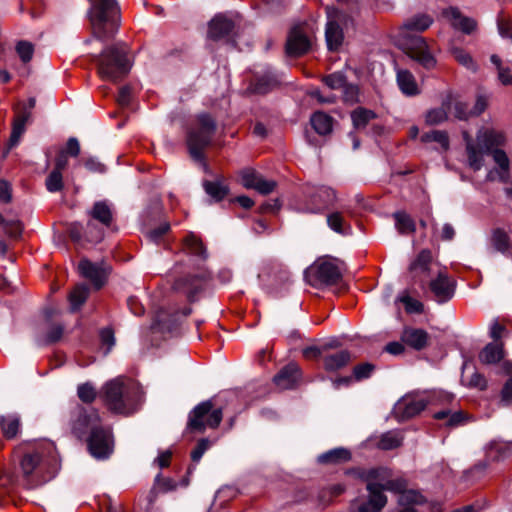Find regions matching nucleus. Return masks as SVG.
<instances>
[{
	"label": "nucleus",
	"mask_w": 512,
	"mask_h": 512,
	"mask_svg": "<svg viewBox=\"0 0 512 512\" xmlns=\"http://www.w3.org/2000/svg\"><path fill=\"white\" fill-rule=\"evenodd\" d=\"M360 479H371L373 482H379L382 493L390 491L398 493L399 496L404 492H408V483L403 477L392 478V473L388 468L378 467L372 469H361L355 472Z\"/></svg>",
	"instance_id": "nucleus-10"
},
{
	"label": "nucleus",
	"mask_w": 512,
	"mask_h": 512,
	"mask_svg": "<svg viewBox=\"0 0 512 512\" xmlns=\"http://www.w3.org/2000/svg\"><path fill=\"white\" fill-rule=\"evenodd\" d=\"M4 227V232L6 235H8L11 238H18L21 236L23 231V225L22 222L18 219L13 220H5L4 223H2Z\"/></svg>",
	"instance_id": "nucleus-54"
},
{
	"label": "nucleus",
	"mask_w": 512,
	"mask_h": 512,
	"mask_svg": "<svg viewBox=\"0 0 512 512\" xmlns=\"http://www.w3.org/2000/svg\"><path fill=\"white\" fill-rule=\"evenodd\" d=\"M395 225L399 233H414L416 230L413 219L405 212L398 211L394 213Z\"/></svg>",
	"instance_id": "nucleus-47"
},
{
	"label": "nucleus",
	"mask_w": 512,
	"mask_h": 512,
	"mask_svg": "<svg viewBox=\"0 0 512 512\" xmlns=\"http://www.w3.org/2000/svg\"><path fill=\"white\" fill-rule=\"evenodd\" d=\"M62 171L52 170L48 173L45 179V188L50 193H57L64 189V177Z\"/></svg>",
	"instance_id": "nucleus-44"
},
{
	"label": "nucleus",
	"mask_w": 512,
	"mask_h": 512,
	"mask_svg": "<svg viewBox=\"0 0 512 512\" xmlns=\"http://www.w3.org/2000/svg\"><path fill=\"white\" fill-rule=\"evenodd\" d=\"M428 287L436 302L443 304L452 299L455 284L447 273L438 272L436 277L428 281Z\"/></svg>",
	"instance_id": "nucleus-16"
},
{
	"label": "nucleus",
	"mask_w": 512,
	"mask_h": 512,
	"mask_svg": "<svg viewBox=\"0 0 512 512\" xmlns=\"http://www.w3.org/2000/svg\"><path fill=\"white\" fill-rule=\"evenodd\" d=\"M89 1V19L94 36L101 41L111 39L120 26V8L117 0Z\"/></svg>",
	"instance_id": "nucleus-6"
},
{
	"label": "nucleus",
	"mask_w": 512,
	"mask_h": 512,
	"mask_svg": "<svg viewBox=\"0 0 512 512\" xmlns=\"http://www.w3.org/2000/svg\"><path fill=\"white\" fill-rule=\"evenodd\" d=\"M341 93L346 103L353 104L359 101V88L356 85L345 83Z\"/></svg>",
	"instance_id": "nucleus-59"
},
{
	"label": "nucleus",
	"mask_w": 512,
	"mask_h": 512,
	"mask_svg": "<svg viewBox=\"0 0 512 512\" xmlns=\"http://www.w3.org/2000/svg\"><path fill=\"white\" fill-rule=\"evenodd\" d=\"M16 52L19 55L20 59L24 63H27L33 57L34 46L31 42L22 40L16 44Z\"/></svg>",
	"instance_id": "nucleus-55"
},
{
	"label": "nucleus",
	"mask_w": 512,
	"mask_h": 512,
	"mask_svg": "<svg viewBox=\"0 0 512 512\" xmlns=\"http://www.w3.org/2000/svg\"><path fill=\"white\" fill-rule=\"evenodd\" d=\"M300 377L301 371L299 366L295 363H290L274 376V382L280 389H291L299 382Z\"/></svg>",
	"instance_id": "nucleus-23"
},
{
	"label": "nucleus",
	"mask_w": 512,
	"mask_h": 512,
	"mask_svg": "<svg viewBox=\"0 0 512 512\" xmlns=\"http://www.w3.org/2000/svg\"><path fill=\"white\" fill-rule=\"evenodd\" d=\"M310 123L319 135H327L332 131L333 119L323 112H315L310 119Z\"/></svg>",
	"instance_id": "nucleus-34"
},
{
	"label": "nucleus",
	"mask_w": 512,
	"mask_h": 512,
	"mask_svg": "<svg viewBox=\"0 0 512 512\" xmlns=\"http://www.w3.org/2000/svg\"><path fill=\"white\" fill-rule=\"evenodd\" d=\"M311 41L302 27H294L287 38L286 52L289 56L298 57L308 52Z\"/></svg>",
	"instance_id": "nucleus-18"
},
{
	"label": "nucleus",
	"mask_w": 512,
	"mask_h": 512,
	"mask_svg": "<svg viewBox=\"0 0 512 512\" xmlns=\"http://www.w3.org/2000/svg\"><path fill=\"white\" fill-rule=\"evenodd\" d=\"M453 93L448 92L441 101L440 107L430 108L424 115L425 123L429 126L439 125L448 120L451 111Z\"/></svg>",
	"instance_id": "nucleus-19"
},
{
	"label": "nucleus",
	"mask_w": 512,
	"mask_h": 512,
	"mask_svg": "<svg viewBox=\"0 0 512 512\" xmlns=\"http://www.w3.org/2000/svg\"><path fill=\"white\" fill-rule=\"evenodd\" d=\"M451 110H453L454 116L458 120H467L470 117L471 111L468 104L461 101L455 94H453Z\"/></svg>",
	"instance_id": "nucleus-50"
},
{
	"label": "nucleus",
	"mask_w": 512,
	"mask_h": 512,
	"mask_svg": "<svg viewBox=\"0 0 512 512\" xmlns=\"http://www.w3.org/2000/svg\"><path fill=\"white\" fill-rule=\"evenodd\" d=\"M442 15L447 19L453 28L462 31L463 33H472L477 26L474 19L465 17L456 7H449L442 11Z\"/></svg>",
	"instance_id": "nucleus-20"
},
{
	"label": "nucleus",
	"mask_w": 512,
	"mask_h": 512,
	"mask_svg": "<svg viewBox=\"0 0 512 512\" xmlns=\"http://www.w3.org/2000/svg\"><path fill=\"white\" fill-rule=\"evenodd\" d=\"M376 117V114L369 109L359 107L355 109L352 114V122L356 129H363L367 124Z\"/></svg>",
	"instance_id": "nucleus-46"
},
{
	"label": "nucleus",
	"mask_w": 512,
	"mask_h": 512,
	"mask_svg": "<svg viewBox=\"0 0 512 512\" xmlns=\"http://www.w3.org/2000/svg\"><path fill=\"white\" fill-rule=\"evenodd\" d=\"M429 340V334L420 328L405 327L401 334V342L419 351L424 349Z\"/></svg>",
	"instance_id": "nucleus-24"
},
{
	"label": "nucleus",
	"mask_w": 512,
	"mask_h": 512,
	"mask_svg": "<svg viewBox=\"0 0 512 512\" xmlns=\"http://www.w3.org/2000/svg\"><path fill=\"white\" fill-rule=\"evenodd\" d=\"M402 442L403 436L399 431H388L380 436L377 447L382 450H392L401 446Z\"/></svg>",
	"instance_id": "nucleus-38"
},
{
	"label": "nucleus",
	"mask_w": 512,
	"mask_h": 512,
	"mask_svg": "<svg viewBox=\"0 0 512 512\" xmlns=\"http://www.w3.org/2000/svg\"><path fill=\"white\" fill-rule=\"evenodd\" d=\"M465 143L467 166L473 171H479L484 167L485 156L491 155L496 169L487 174V180H498L507 183L510 179V160L502 149L506 145L505 132L494 128L480 129L473 138L467 131L462 133Z\"/></svg>",
	"instance_id": "nucleus-1"
},
{
	"label": "nucleus",
	"mask_w": 512,
	"mask_h": 512,
	"mask_svg": "<svg viewBox=\"0 0 512 512\" xmlns=\"http://www.w3.org/2000/svg\"><path fill=\"white\" fill-rule=\"evenodd\" d=\"M324 83L331 90H339L345 86L346 78L342 73H333L324 78Z\"/></svg>",
	"instance_id": "nucleus-58"
},
{
	"label": "nucleus",
	"mask_w": 512,
	"mask_h": 512,
	"mask_svg": "<svg viewBox=\"0 0 512 512\" xmlns=\"http://www.w3.org/2000/svg\"><path fill=\"white\" fill-rule=\"evenodd\" d=\"M351 459V453L345 448H335L329 450L318 457V462L322 464H340Z\"/></svg>",
	"instance_id": "nucleus-33"
},
{
	"label": "nucleus",
	"mask_w": 512,
	"mask_h": 512,
	"mask_svg": "<svg viewBox=\"0 0 512 512\" xmlns=\"http://www.w3.org/2000/svg\"><path fill=\"white\" fill-rule=\"evenodd\" d=\"M351 358V353L348 350L326 353L322 356L324 368L328 372L342 369L351 361Z\"/></svg>",
	"instance_id": "nucleus-28"
},
{
	"label": "nucleus",
	"mask_w": 512,
	"mask_h": 512,
	"mask_svg": "<svg viewBox=\"0 0 512 512\" xmlns=\"http://www.w3.org/2000/svg\"><path fill=\"white\" fill-rule=\"evenodd\" d=\"M501 369L504 374L509 376L501 390V403L503 406H509L512 403V363L509 361L503 362Z\"/></svg>",
	"instance_id": "nucleus-36"
},
{
	"label": "nucleus",
	"mask_w": 512,
	"mask_h": 512,
	"mask_svg": "<svg viewBox=\"0 0 512 512\" xmlns=\"http://www.w3.org/2000/svg\"><path fill=\"white\" fill-rule=\"evenodd\" d=\"M103 400L109 411L115 414L130 415L140 405L138 385L129 378L117 377L102 387Z\"/></svg>",
	"instance_id": "nucleus-5"
},
{
	"label": "nucleus",
	"mask_w": 512,
	"mask_h": 512,
	"mask_svg": "<svg viewBox=\"0 0 512 512\" xmlns=\"http://www.w3.org/2000/svg\"><path fill=\"white\" fill-rule=\"evenodd\" d=\"M327 224L330 229L341 235L351 233V226L345 221L341 212H332L327 215Z\"/></svg>",
	"instance_id": "nucleus-37"
},
{
	"label": "nucleus",
	"mask_w": 512,
	"mask_h": 512,
	"mask_svg": "<svg viewBox=\"0 0 512 512\" xmlns=\"http://www.w3.org/2000/svg\"><path fill=\"white\" fill-rule=\"evenodd\" d=\"M428 404V397L424 394L406 395L395 406V414L400 420L412 418L423 411Z\"/></svg>",
	"instance_id": "nucleus-15"
},
{
	"label": "nucleus",
	"mask_w": 512,
	"mask_h": 512,
	"mask_svg": "<svg viewBox=\"0 0 512 512\" xmlns=\"http://www.w3.org/2000/svg\"><path fill=\"white\" fill-rule=\"evenodd\" d=\"M366 482L368 497L366 500L356 499L352 502V512H381L387 504V496L382 493L379 482H373L371 479H361Z\"/></svg>",
	"instance_id": "nucleus-12"
},
{
	"label": "nucleus",
	"mask_w": 512,
	"mask_h": 512,
	"mask_svg": "<svg viewBox=\"0 0 512 512\" xmlns=\"http://www.w3.org/2000/svg\"><path fill=\"white\" fill-rule=\"evenodd\" d=\"M398 300L404 304L407 313H422L424 310L423 304L408 294L399 296Z\"/></svg>",
	"instance_id": "nucleus-53"
},
{
	"label": "nucleus",
	"mask_w": 512,
	"mask_h": 512,
	"mask_svg": "<svg viewBox=\"0 0 512 512\" xmlns=\"http://www.w3.org/2000/svg\"><path fill=\"white\" fill-rule=\"evenodd\" d=\"M26 125L22 123V121H13L12 133L10 136L11 146H15L18 144L22 134L25 132Z\"/></svg>",
	"instance_id": "nucleus-64"
},
{
	"label": "nucleus",
	"mask_w": 512,
	"mask_h": 512,
	"mask_svg": "<svg viewBox=\"0 0 512 512\" xmlns=\"http://www.w3.org/2000/svg\"><path fill=\"white\" fill-rule=\"evenodd\" d=\"M203 186L206 193L216 201L222 200L228 194V187L221 181H205Z\"/></svg>",
	"instance_id": "nucleus-49"
},
{
	"label": "nucleus",
	"mask_w": 512,
	"mask_h": 512,
	"mask_svg": "<svg viewBox=\"0 0 512 512\" xmlns=\"http://www.w3.org/2000/svg\"><path fill=\"white\" fill-rule=\"evenodd\" d=\"M442 15L447 19L453 28L462 31L463 33H472L477 26L474 19L465 17L456 7H449L442 11Z\"/></svg>",
	"instance_id": "nucleus-21"
},
{
	"label": "nucleus",
	"mask_w": 512,
	"mask_h": 512,
	"mask_svg": "<svg viewBox=\"0 0 512 512\" xmlns=\"http://www.w3.org/2000/svg\"><path fill=\"white\" fill-rule=\"evenodd\" d=\"M81 275L92 282L96 289H100L107 278L108 266L104 263H93L88 259L79 262Z\"/></svg>",
	"instance_id": "nucleus-17"
},
{
	"label": "nucleus",
	"mask_w": 512,
	"mask_h": 512,
	"mask_svg": "<svg viewBox=\"0 0 512 512\" xmlns=\"http://www.w3.org/2000/svg\"><path fill=\"white\" fill-rule=\"evenodd\" d=\"M77 395L82 402L89 404L96 399L97 392L95 387L87 382L78 386Z\"/></svg>",
	"instance_id": "nucleus-51"
},
{
	"label": "nucleus",
	"mask_w": 512,
	"mask_h": 512,
	"mask_svg": "<svg viewBox=\"0 0 512 512\" xmlns=\"http://www.w3.org/2000/svg\"><path fill=\"white\" fill-rule=\"evenodd\" d=\"M71 430L77 438L86 439L93 457L105 459L112 453V431L102 424L98 410L77 405L72 414Z\"/></svg>",
	"instance_id": "nucleus-3"
},
{
	"label": "nucleus",
	"mask_w": 512,
	"mask_h": 512,
	"mask_svg": "<svg viewBox=\"0 0 512 512\" xmlns=\"http://www.w3.org/2000/svg\"><path fill=\"white\" fill-rule=\"evenodd\" d=\"M0 426L4 436L10 439L17 435L20 427V420L16 415L3 416L0 419Z\"/></svg>",
	"instance_id": "nucleus-45"
},
{
	"label": "nucleus",
	"mask_w": 512,
	"mask_h": 512,
	"mask_svg": "<svg viewBox=\"0 0 512 512\" xmlns=\"http://www.w3.org/2000/svg\"><path fill=\"white\" fill-rule=\"evenodd\" d=\"M512 455V441L495 439L486 446V457L489 461L499 462Z\"/></svg>",
	"instance_id": "nucleus-25"
},
{
	"label": "nucleus",
	"mask_w": 512,
	"mask_h": 512,
	"mask_svg": "<svg viewBox=\"0 0 512 512\" xmlns=\"http://www.w3.org/2000/svg\"><path fill=\"white\" fill-rule=\"evenodd\" d=\"M131 66L128 46L122 42L105 48L98 58V74L108 81L122 79L129 73Z\"/></svg>",
	"instance_id": "nucleus-7"
},
{
	"label": "nucleus",
	"mask_w": 512,
	"mask_h": 512,
	"mask_svg": "<svg viewBox=\"0 0 512 512\" xmlns=\"http://www.w3.org/2000/svg\"><path fill=\"white\" fill-rule=\"evenodd\" d=\"M20 469L29 488L51 480L59 469V463L52 442L42 441L20 445Z\"/></svg>",
	"instance_id": "nucleus-2"
},
{
	"label": "nucleus",
	"mask_w": 512,
	"mask_h": 512,
	"mask_svg": "<svg viewBox=\"0 0 512 512\" xmlns=\"http://www.w3.org/2000/svg\"><path fill=\"white\" fill-rule=\"evenodd\" d=\"M89 288L85 284L77 285L69 295V301L73 311L79 309L86 301Z\"/></svg>",
	"instance_id": "nucleus-48"
},
{
	"label": "nucleus",
	"mask_w": 512,
	"mask_h": 512,
	"mask_svg": "<svg viewBox=\"0 0 512 512\" xmlns=\"http://www.w3.org/2000/svg\"><path fill=\"white\" fill-rule=\"evenodd\" d=\"M434 22V18L428 13H416L405 19L399 27V45L403 52L427 70H432L437 65L435 56L424 37L410 35L426 31Z\"/></svg>",
	"instance_id": "nucleus-4"
},
{
	"label": "nucleus",
	"mask_w": 512,
	"mask_h": 512,
	"mask_svg": "<svg viewBox=\"0 0 512 512\" xmlns=\"http://www.w3.org/2000/svg\"><path fill=\"white\" fill-rule=\"evenodd\" d=\"M434 418L437 420H445V425L450 428H456L467 424L471 417L469 414L462 410L451 411L442 410L434 414Z\"/></svg>",
	"instance_id": "nucleus-31"
},
{
	"label": "nucleus",
	"mask_w": 512,
	"mask_h": 512,
	"mask_svg": "<svg viewBox=\"0 0 512 512\" xmlns=\"http://www.w3.org/2000/svg\"><path fill=\"white\" fill-rule=\"evenodd\" d=\"M491 243L494 249L505 254L511 249V241L509 235L502 229H496L491 237Z\"/></svg>",
	"instance_id": "nucleus-42"
},
{
	"label": "nucleus",
	"mask_w": 512,
	"mask_h": 512,
	"mask_svg": "<svg viewBox=\"0 0 512 512\" xmlns=\"http://www.w3.org/2000/svg\"><path fill=\"white\" fill-rule=\"evenodd\" d=\"M342 273L338 264L333 260H319L306 272L308 282L315 286L334 285L339 282Z\"/></svg>",
	"instance_id": "nucleus-11"
},
{
	"label": "nucleus",
	"mask_w": 512,
	"mask_h": 512,
	"mask_svg": "<svg viewBox=\"0 0 512 512\" xmlns=\"http://www.w3.org/2000/svg\"><path fill=\"white\" fill-rule=\"evenodd\" d=\"M449 52L460 65L468 70L476 71L477 65L469 52L455 46L450 47Z\"/></svg>",
	"instance_id": "nucleus-43"
},
{
	"label": "nucleus",
	"mask_w": 512,
	"mask_h": 512,
	"mask_svg": "<svg viewBox=\"0 0 512 512\" xmlns=\"http://www.w3.org/2000/svg\"><path fill=\"white\" fill-rule=\"evenodd\" d=\"M183 248L187 254L195 256L201 261L207 258V252L203 243L193 234L188 235L184 239Z\"/></svg>",
	"instance_id": "nucleus-35"
},
{
	"label": "nucleus",
	"mask_w": 512,
	"mask_h": 512,
	"mask_svg": "<svg viewBox=\"0 0 512 512\" xmlns=\"http://www.w3.org/2000/svg\"><path fill=\"white\" fill-rule=\"evenodd\" d=\"M503 358L502 347L498 344L490 343L480 352L479 359L484 364H494Z\"/></svg>",
	"instance_id": "nucleus-40"
},
{
	"label": "nucleus",
	"mask_w": 512,
	"mask_h": 512,
	"mask_svg": "<svg viewBox=\"0 0 512 512\" xmlns=\"http://www.w3.org/2000/svg\"><path fill=\"white\" fill-rule=\"evenodd\" d=\"M276 187V182L273 180H267L262 177L256 182L253 189L258 191L260 194L267 195L271 193Z\"/></svg>",
	"instance_id": "nucleus-63"
},
{
	"label": "nucleus",
	"mask_w": 512,
	"mask_h": 512,
	"mask_svg": "<svg viewBox=\"0 0 512 512\" xmlns=\"http://www.w3.org/2000/svg\"><path fill=\"white\" fill-rule=\"evenodd\" d=\"M420 140L422 143L436 142L440 145L443 151H447L450 147L449 136L446 131L432 130L421 135Z\"/></svg>",
	"instance_id": "nucleus-39"
},
{
	"label": "nucleus",
	"mask_w": 512,
	"mask_h": 512,
	"mask_svg": "<svg viewBox=\"0 0 512 512\" xmlns=\"http://www.w3.org/2000/svg\"><path fill=\"white\" fill-rule=\"evenodd\" d=\"M425 502L424 497L417 491L411 490L402 493L398 498L399 511L398 512H418L415 506L421 505Z\"/></svg>",
	"instance_id": "nucleus-32"
},
{
	"label": "nucleus",
	"mask_w": 512,
	"mask_h": 512,
	"mask_svg": "<svg viewBox=\"0 0 512 512\" xmlns=\"http://www.w3.org/2000/svg\"><path fill=\"white\" fill-rule=\"evenodd\" d=\"M396 80L400 91L406 96H416L420 93L414 75L407 69L396 70Z\"/></svg>",
	"instance_id": "nucleus-27"
},
{
	"label": "nucleus",
	"mask_w": 512,
	"mask_h": 512,
	"mask_svg": "<svg viewBox=\"0 0 512 512\" xmlns=\"http://www.w3.org/2000/svg\"><path fill=\"white\" fill-rule=\"evenodd\" d=\"M217 123L207 114L197 115L187 132V146L195 161H203V151L208 147L216 133Z\"/></svg>",
	"instance_id": "nucleus-8"
},
{
	"label": "nucleus",
	"mask_w": 512,
	"mask_h": 512,
	"mask_svg": "<svg viewBox=\"0 0 512 512\" xmlns=\"http://www.w3.org/2000/svg\"><path fill=\"white\" fill-rule=\"evenodd\" d=\"M234 29L232 20L224 15H216L209 23L208 36L218 40L229 35Z\"/></svg>",
	"instance_id": "nucleus-26"
},
{
	"label": "nucleus",
	"mask_w": 512,
	"mask_h": 512,
	"mask_svg": "<svg viewBox=\"0 0 512 512\" xmlns=\"http://www.w3.org/2000/svg\"><path fill=\"white\" fill-rule=\"evenodd\" d=\"M432 265V252L429 249L421 250L409 266V277L411 281L424 288L431 277Z\"/></svg>",
	"instance_id": "nucleus-14"
},
{
	"label": "nucleus",
	"mask_w": 512,
	"mask_h": 512,
	"mask_svg": "<svg viewBox=\"0 0 512 512\" xmlns=\"http://www.w3.org/2000/svg\"><path fill=\"white\" fill-rule=\"evenodd\" d=\"M88 215L102 226L109 227L113 222L112 205L106 200L97 201L88 212Z\"/></svg>",
	"instance_id": "nucleus-29"
},
{
	"label": "nucleus",
	"mask_w": 512,
	"mask_h": 512,
	"mask_svg": "<svg viewBox=\"0 0 512 512\" xmlns=\"http://www.w3.org/2000/svg\"><path fill=\"white\" fill-rule=\"evenodd\" d=\"M277 84L278 81L276 77L271 73H267L264 76L257 78L256 81L251 85V89L254 93L266 94L274 87H276Z\"/></svg>",
	"instance_id": "nucleus-41"
},
{
	"label": "nucleus",
	"mask_w": 512,
	"mask_h": 512,
	"mask_svg": "<svg viewBox=\"0 0 512 512\" xmlns=\"http://www.w3.org/2000/svg\"><path fill=\"white\" fill-rule=\"evenodd\" d=\"M374 369V365L370 363H361L354 367L353 376L357 381L367 379L371 376Z\"/></svg>",
	"instance_id": "nucleus-60"
},
{
	"label": "nucleus",
	"mask_w": 512,
	"mask_h": 512,
	"mask_svg": "<svg viewBox=\"0 0 512 512\" xmlns=\"http://www.w3.org/2000/svg\"><path fill=\"white\" fill-rule=\"evenodd\" d=\"M261 175L253 169H243L240 172V180L242 185L247 189H253Z\"/></svg>",
	"instance_id": "nucleus-56"
},
{
	"label": "nucleus",
	"mask_w": 512,
	"mask_h": 512,
	"mask_svg": "<svg viewBox=\"0 0 512 512\" xmlns=\"http://www.w3.org/2000/svg\"><path fill=\"white\" fill-rule=\"evenodd\" d=\"M223 418L222 407H216L213 399L199 403L190 413L187 429L204 432L207 428H217Z\"/></svg>",
	"instance_id": "nucleus-9"
},
{
	"label": "nucleus",
	"mask_w": 512,
	"mask_h": 512,
	"mask_svg": "<svg viewBox=\"0 0 512 512\" xmlns=\"http://www.w3.org/2000/svg\"><path fill=\"white\" fill-rule=\"evenodd\" d=\"M199 269L200 272L198 274L188 278H180L174 283V289L185 293L190 300H192L201 289L204 280L208 277L207 271L202 268Z\"/></svg>",
	"instance_id": "nucleus-22"
},
{
	"label": "nucleus",
	"mask_w": 512,
	"mask_h": 512,
	"mask_svg": "<svg viewBox=\"0 0 512 512\" xmlns=\"http://www.w3.org/2000/svg\"><path fill=\"white\" fill-rule=\"evenodd\" d=\"M85 238L88 242L98 243L104 238V230L89 221L85 230Z\"/></svg>",
	"instance_id": "nucleus-57"
},
{
	"label": "nucleus",
	"mask_w": 512,
	"mask_h": 512,
	"mask_svg": "<svg viewBox=\"0 0 512 512\" xmlns=\"http://www.w3.org/2000/svg\"><path fill=\"white\" fill-rule=\"evenodd\" d=\"M463 381H466L467 385L472 388H478L480 390H485L487 388V381L485 377L478 372H474L469 379H465L463 376Z\"/></svg>",
	"instance_id": "nucleus-62"
},
{
	"label": "nucleus",
	"mask_w": 512,
	"mask_h": 512,
	"mask_svg": "<svg viewBox=\"0 0 512 512\" xmlns=\"http://www.w3.org/2000/svg\"><path fill=\"white\" fill-rule=\"evenodd\" d=\"M211 446V442L206 439L202 438L198 441L196 447L191 452V459L193 462H199L202 458L203 454L209 449Z\"/></svg>",
	"instance_id": "nucleus-61"
},
{
	"label": "nucleus",
	"mask_w": 512,
	"mask_h": 512,
	"mask_svg": "<svg viewBox=\"0 0 512 512\" xmlns=\"http://www.w3.org/2000/svg\"><path fill=\"white\" fill-rule=\"evenodd\" d=\"M332 10L333 9L327 7L329 21L326 26L325 37L329 50H337L343 42V32L336 21L331 19Z\"/></svg>",
	"instance_id": "nucleus-30"
},
{
	"label": "nucleus",
	"mask_w": 512,
	"mask_h": 512,
	"mask_svg": "<svg viewBox=\"0 0 512 512\" xmlns=\"http://www.w3.org/2000/svg\"><path fill=\"white\" fill-rule=\"evenodd\" d=\"M496 22L499 35L502 38H510L512 36V19L500 13Z\"/></svg>",
	"instance_id": "nucleus-52"
},
{
	"label": "nucleus",
	"mask_w": 512,
	"mask_h": 512,
	"mask_svg": "<svg viewBox=\"0 0 512 512\" xmlns=\"http://www.w3.org/2000/svg\"><path fill=\"white\" fill-rule=\"evenodd\" d=\"M337 200L336 192L328 186H319L308 192L307 200L299 208L301 212L305 213H321Z\"/></svg>",
	"instance_id": "nucleus-13"
}]
</instances>
